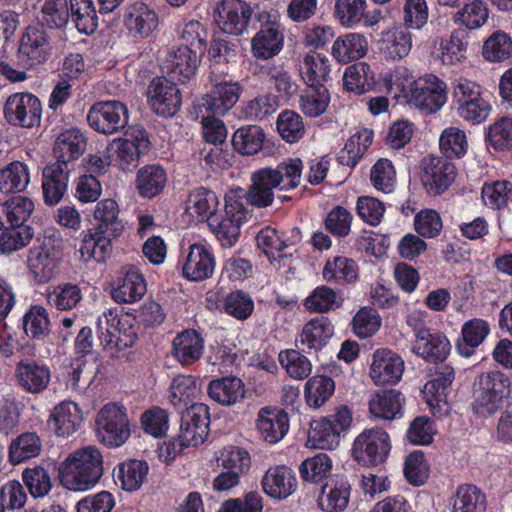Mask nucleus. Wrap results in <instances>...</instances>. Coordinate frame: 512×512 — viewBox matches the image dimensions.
I'll return each instance as SVG.
<instances>
[{
	"label": "nucleus",
	"instance_id": "nucleus-24",
	"mask_svg": "<svg viewBox=\"0 0 512 512\" xmlns=\"http://www.w3.org/2000/svg\"><path fill=\"white\" fill-rule=\"evenodd\" d=\"M124 23L134 36L147 38L157 29L159 18L147 4L135 2L126 9Z\"/></svg>",
	"mask_w": 512,
	"mask_h": 512
},
{
	"label": "nucleus",
	"instance_id": "nucleus-6",
	"mask_svg": "<svg viewBox=\"0 0 512 512\" xmlns=\"http://www.w3.org/2000/svg\"><path fill=\"white\" fill-rule=\"evenodd\" d=\"M259 30L251 39V53L259 60H268L276 56L283 48L284 33L280 16L276 11H262L256 16Z\"/></svg>",
	"mask_w": 512,
	"mask_h": 512
},
{
	"label": "nucleus",
	"instance_id": "nucleus-45",
	"mask_svg": "<svg viewBox=\"0 0 512 512\" xmlns=\"http://www.w3.org/2000/svg\"><path fill=\"white\" fill-rule=\"evenodd\" d=\"M29 181V168L24 162L12 161L0 168V192L4 194L24 191Z\"/></svg>",
	"mask_w": 512,
	"mask_h": 512
},
{
	"label": "nucleus",
	"instance_id": "nucleus-53",
	"mask_svg": "<svg viewBox=\"0 0 512 512\" xmlns=\"http://www.w3.org/2000/svg\"><path fill=\"white\" fill-rule=\"evenodd\" d=\"M42 442L35 432H25L14 439L9 447V459L13 464H19L38 456Z\"/></svg>",
	"mask_w": 512,
	"mask_h": 512
},
{
	"label": "nucleus",
	"instance_id": "nucleus-46",
	"mask_svg": "<svg viewBox=\"0 0 512 512\" xmlns=\"http://www.w3.org/2000/svg\"><path fill=\"white\" fill-rule=\"evenodd\" d=\"M322 276L326 282L346 284L357 279L358 267L352 259L336 256L327 260L322 270Z\"/></svg>",
	"mask_w": 512,
	"mask_h": 512
},
{
	"label": "nucleus",
	"instance_id": "nucleus-33",
	"mask_svg": "<svg viewBox=\"0 0 512 512\" xmlns=\"http://www.w3.org/2000/svg\"><path fill=\"white\" fill-rule=\"evenodd\" d=\"M16 378L19 385L27 392L40 393L47 388L51 374L45 365L27 360L17 364Z\"/></svg>",
	"mask_w": 512,
	"mask_h": 512
},
{
	"label": "nucleus",
	"instance_id": "nucleus-50",
	"mask_svg": "<svg viewBox=\"0 0 512 512\" xmlns=\"http://www.w3.org/2000/svg\"><path fill=\"white\" fill-rule=\"evenodd\" d=\"M372 140L373 132L368 129H363L352 135L338 154L339 163L348 167H354L369 148Z\"/></svg>",
	"mask_w": 512,
	"mask_h": 512
},
{
	"label": "nucleus",
	"instance_id": "nucleus-61",
	"mask_svg": "<svg viewBox=\"0 0 512 512\" xmlns=\"http://www.w3.org/2000/svg\"><path fill=\"white\" fill-rule=\"evenodd\" d=\"M148 473V465L140 460H130L119 465L117 479L122 488L135 491L141 487Z\"/></svg>",
	"mask_w": 512,
	"mask_h": 512
},
{
	"label": "nucleus",
	"instance_id": "nucleus-64",
	"mask_svg": "<svg viewBox=\"0 0 512 512\" xmlns=\"http://www.w3.org/2000/svg\"><path fill=\"white\" fill-rule=\"evenodd\" d=\"M279 362L287 374L296 380H303L312 372L310 360L294 349L281 351L279 353Z\"/></svg>",
	"mask_w": 512,
	"mask_h": 512
},
{
	"label": "nucleus",
	"instance_id": "nucleus-10",
	"mask_svg": "<svg viewBox=\"0 0 512 512\" xmlns=\"http://www.w3.org/2000/svg\"><path fill=\"white\" fill-rule=\"evenodd\" d=\"M128 118L126 105L117 100L96 102L87 114L89 126L104 135H111L125 128Z\"/></svg>",
	"mask_w": 512,
	"mask_h": 512
},
{
	"label": "nucleus",
	"instance_id": "nucleus-31",
	"mask_svg": "<svg viewBox=\"0 0 512 512\" xmlns=\"http://www.w3.org/2000/svg\"><path fill=\"white\" fill-rule=\"evenodd\" d=\"M489 332V324L483 319L473 318L466 321L462 326L461 337L455 343L456 352L462 357H471Z\"/></svg>",
	"mask_w": 512,
	"mask_h": 512
},
{
	"label": "nucleus",
	"instance_id": "nucleus-1",
	"mask_svg": "<svg viewBox=\"0 0 512 512\" xmlns=\"http://www.w3.org/2000/svg\"><path fill=\"white\" fill-rule=\"evenodd\" d=\"M59 471L62 484L69 490H88L103 475V455L94 445L78 448L65 458Z\"/></svg>",
	"mask_w": 512,
	"mask_h": 512
},
{
	"label": "nucleus",
	"instance_id": "nucleus-40",
	"mask_svg": "<svg viewBox=\"0 0 512 512\" xmlns=\"http://www.w3.org/2000/svg\"><path fill=\"white\" fill-rule=\"evenodd\" d=\"M94 229L100 233H107L116 237L123 231V224L119 219V207L115 200L104 199L97 203L94 213Z\"/></svg>",
	"mask_w": 512,
	"mask_h": 512
},
{
	"label": "nucleus",
	"instance_id": "nucleus-20",
	"mask_svg": "<svg viewBox=\"0 0 512 512\" xmlns=\"http://www.w3.org/2000/svg\"><path fill=\"white\" fill-rule=\"evenodd\" d=\"M61 258V251L54 245L34 247L28 256L29 271L38 283H46L56 274Z\"/></svg>",
	"mask_w": 512,
	"mask_h": 512
},
{
	"label": "nucleus",
	"instance_id": "nucleus-27",
	"mask_svg": "<svg viewBox=\"0 0 512 512\" xmlns=\"http://www.w3.org/2000/svg\"><path fill=\"white\" fill-rule=\"evenodd\" d=\"M82 420L83 415L78 404L73 401H63L51 411L48 424L57 436L67 437L80 427Z\"/></svg>",
	"mask_w": 512,
	"mask_h": 512
},
{
	"label": "nucleus",
	"instance_id": "nucleus-34",
	"mask_svg": "<svg viewBox=\"0 0 512 512\" xmlns=\"http://www.w3.org/2000/svg\"><path fill=\"white\" fill-rule=\"evenodd\" d=\"M86 138L78 128H69L62 131L54 144L56 163H67L80 157L86 149Z\"/></svg>",
	"mask_w": 512,
	"mask_h": 512
},
{
	"label": "nucleus",
	"instance_id": "nucleus-56",
	"mask_svg": "<svg viewBox=\"0 0 512 512\" xmlns=\"http://www.w3.org/2000/svg\"><path fill=\"white\" fill-rule=\"evenodd\" d=\"M343 82L347 90L361 94L375 84V74L367 63L360 62L346 69Z\"/></svg>",
	"mask_w": 512,
	"mask_h": 512
},
{
	"label": "nucleus",
	"instance_id": "nucleus-38",
	"mask_svg": "<svg viewBox=\"0 0 512 512\" xmlns=\"http://www.w3.org/2000/svg\"><path fill=\"white\" fill-rule=\"evenodd\" d=\"M111 237L113 236L107 233H100L96 229L88 230L83 236L79 249L81 259L84 262H105L112 251Z\"/></svg>",
	"mask_w": 512,
	"mask_h": 512
},
{
	"label": "nucleus",
	"instance_id": "nucleus-48",
	"mask_svg": "<svg viewBox=\"0 0 512 512\" xmlns=\"http://www.w3.org/2000/svg\"><path fill=\"white\" fill-rule=\"evenodd\" d=\"M266 135L257 125H247L238 128L233 134L232 143L236 151L243 155H254L264 145Z\"/></svg>",
	"mask_w": 512,
	"mask_h": 512
},
{
	"label": "nucleus",
	"instance_id": "nucleus-49",
	"mask_svg": "<svg viewBox=\"0 0 512 512\" xmlns=\"http://www.w3.org/2000/svg\"><path fill=\"white\" fill-rule=\"evenodd\" d=\"M486 496L477 486L465 484L458 487L452 512H485Z\"/></svg>",
	"mask_w": 512,
	"mask_h": 512
},
{
	"label": "nucleus",
	"instance_id": "nucleus-26",
	"mask_svg": "<svg viewBox=\"0 0 512 512\" xmlns=\"http://www.w3.org/2000/svg\"><path fill=\"white\" fill-rule=\"evenodd\" d=\"M262 487L268 496L284 499L296 490L297 480L292 469L285 465H276L265 472Z\"/></svg>",
	"mask_w": 512,
	"mask_h": 512
},
{
	"label": "nucleus",
	"instance_id": "nucleus-42",
	"mask_svg": "<svg viewBox=\"0 0 512 512\" xmlns=\"http://www.w3.org/2000/svg\"><path fill=\"white\" fill-rule=\"evenodd\" d=\"M34 210L31 199L24 196H14L0 205V229L7 228L2 221L5 216L6 224L12 228L25 227L24 223L30 218Z\"/></svg>",
	"mask_w": 512,
	"mask_h": 512
},
{
	"label": "nucleus",
	"instance_id": "nucleus-30",
	"mask_svg": "<svg viewBox=\"0 0 512 512\" xmlns=\"http://www.w3.org/2000/svg\"><path fill=\"white\" fill-rule=\"evenodd\" d=\"M204 339L194 329H187L179 333L173 340L172 353L182 365H192L198 361L203 353Z\"/></svg>",
	"mask_w": 512,
	"mask_h": 512
},
{
	"label": "nucleus",
	"instance_id": "nucleus-14",
	"mask_svg": "<svg viewBox=\"0 0 512 512\" xmlns=\"http://www.w3.org/2000/svg\"><path fill=\"white\" fill-rule=\"evenodd\" d=\"M41 103L31 93H15L5 103L4 115L12 125L32 128L40 124Z\"/></svg>",
	"mask_w": 512,
	"mask_h": 512
},
{
	"label": "nucleus",
	"instance_id": "nucleus-25",
	"mask_svg": "<svg viewBox=\"0 0 512 512\" xmlns=\"http://www.w3.org/2000/svg\"><path fill=\"white\" fill-rule=\"evenodd\" d=\"M378 45L385 59L398 61L409 54L412 35L406 27L397 25L382 32Z\"/></svg>",
	"mask_w": 512,
	"mask_h": 512
},
{
	"label": "nucleus",
	"instance_id": "nucleus-59",
	"mask_svg": "<svg viewBox=\"0 0 512 512\" xmlns=\"http://www.w3.org/2000/svg\"><path fill=\"white\" fill-rule=\"evenodd\" d=\"M165 183V172L159 166L149 165L138 171L137 189L143 197H154L162 191Z\"/></svg>",
	"mask_w": 512,
	"mask_h": 512
},
{
	"label": "nucleus",
	"instance_id": "nucleus-28",
	"mask_svg": "<svg viewBox=\"0 0 512 512\" xmlns=\"http://www.w3.org/2000/svg\"><path fill=\"white\" fill-rule=\"evenodd\" d=\"M351 486L343 477H335L327 481L318 497V507L323 512H342L350 499Z\"/></svg>",
	"mask_w": 512,
	"mask_h": 512
},
{
	"label": "nucleus",
	"instance_id": "nucleus-4",
	"mask_svg": "<svg viewBox=\"0 0 512 512\" xmlns=\"http://www.w3.org/2000/svg\"><path fill=\"white\" fill-rule=\"evenodd\" d=\"M452 105L457 115L471 125H480L490 116L493 108L475 81L460 78L453 86Z\"/></svg>",
	"mask_w": 512,
	"mask_h": 512
},
{
	"label": "nucleus",
	"instance_id": "nucleus-7",
	"mask_svg": "<svg viewBox=\"0 0 512 512\" xmlns=\"http://www.w3.org/2000/svg\"><path fill=\"white\" fill-rule=\"evenodd\" d=\"M248 212L234 195L226 198L223 213L215 215L208 223L210 230L222 246L231 247L240 235V227L247 220Z\"/></svg>",
	"mask_w": 512,
	"mask_h": 512
},
{
	"label": "nucleus",
	"instance_id": "nucleus-62",
	"mask_svg": "<svg viewBox=\"0 0 512 512\" xmlns=\"http://www.w3.org/2000/svg\"><path fill=\"white\" fill-rule=\"evenodd\" d=\"M481 196L486 206L492 209H503L512 201V182L498 180L493 183H485Z\"/></svg>",
	"mask_w": 512,
	"mask_h": 512
},
{
	"label": "nucleus",
	"instance_id": "nucleus-63",
	"mask_svg": "<svg viewBox=\"0 0 512 512\" xmlns=\"http://www.w3.org/2000/svg\"><path fill=\"white\" fill-rule=\"evenodd\" d=\"M329 103V94L325 86H308L300 97V108L309 117L321 115Z\"/></svg>",
	"mask_w": 512,
	"mask_h": 512
},
{
	"label": "nucleus",
	"instance_id": "nucleus-23",
	"mask_svg": "<svg viewBox=\"0 0 512 512\" xmlns=\"http://www.w3.org/2000/svg\"><path fill=\"white\" fill-rule=\"evenodd\" d=\"M215 259L210 250L202 244H192L184 258L182 272L185 278L202 281L212 276Z\"/></svg>",
	"mask_w": 512,
	"mask_h": 512
},
{
	"label": "nucleus",
	"instance_id": "nucleus-32",
	"mask_svg": "<svg viewBox=\"0 0 512 512\" xmlns=\"http://www.w3.org/2000/svg\"><path fill=\"white\" fill-rule=\"evenodd\" d=\"M330 71L329 59L315 51L305 53L299 62V74L307 86H324Z\"/></svg>",
	"mask_w": 512,
	"mask_h": 512
},
{
	"label": "nucleus",
	"instance_id": "nucleus-60",
	"mask_svg": "<svg viewBox=\"0 0 512 512\" xmlns=\"http://www.w3.org/2000/svg\"><path fill=\"white\" fill-rule=\"evenodd\" d=\"M334 381L324 375L310 378L305 385V398L310 407H321L333 394Z\"/></svg>",
	"mask_w": 512,
	"mask_h": 512
},
{
	"label": "nucleus",
	"instance_id": "nucleus-47",
	"mask_svg": "<svg viewBox=\"0 0 512 512\" xmlns=\"http://www.w3.org/2000/svg\"><path fill=\"white\" fill-rule=\"evenodd\" d=\"M218 205V197L213 191L199 188L190 194L187 211L192 217L207 220L209 223L210 219L216 215Z\"/></svg>",
	"mask_w": 512,
	"mask_h": 512
},
{
	"label": "nucleus",
	"instance_id": "nucleus-13",
	"mask_svg": "<svg viewBox=\"0 0 512 512\" xmlns=\"http://www.w3.org/2000/svg\"><path fill=\"white\" fill-rule=\"evenodd\" d=\"M410 100L426 113H435L446 102V84L435 75L420 77L411 85Z\"/></svg>",
	"mask_w": 512,
	"mask_h": 512
},
{
	"label": "nucleus",
	"instance_id": "nucleus-15",
	"mask_svg": "<svg viewBox=\"0 0 512 512\" xmlns=\"http://www.w3.org/2000/svg\"><path fill=\"white\" fill-rule=\"evenodd\" d=\"M147 97L153 112L164 117L175 115L182 102L177 85L165 77H156L150 82Z\"/></svg>",
	"mask_w": 512,
	"mask_h": 512
},
{
	"label": "nucleus",
	"instance_id": "nucleus-16",
	"mask_svg": "<svg viewBox=\"0 0 512 512\" xmlns=\"http://www.w3.org/2000/svg\"><path fill=\"white\" fill-rule=\"evenodd\" d=\"M198 53L187 46L171 48L160 57L161 68L172 79L184 82L196 72L199 64Z\"/></svg>",
	"mask_w": 512,
	"mask_h": 512
},
{
	"label": "nucleus",
	"instance_id": "nucleus-3",
	"mask_svg": "<svg viewBox=\"0 0 512 512\" xmlns=\"http://www.w3.org/2000/svg\"><path fill=\"white\" fill-rule=\"evenodd\" d=\"M510 379L500 371L480 374L473 383L472 410L475 415L488 417L497 412L509 395Z\"/></svg>",
	"mask_w": 512,
	"mask_h": 512
},
{
	"label": "nucleus",
	"instance_id": "nucleus-52",
	"mask_svg": "<svg viewBox=\"0 0 512 512\" xmlns=\"http://www.w3.org/2000/svg\"><path fill=\"white\" fill-rule=\"evenodd\" d=\"M482 56L485 60L497 63L512 56V39L502 30L494 31L483 43Z\"/></svg>",
	"mask_w": 512,
	"mask_h": 512
},
{
	"label": "nucleus",
	"instance_id": "nucleus-22",
	"mask_svg": "<svg viewBox=\"0 0 512 512\" xmlns=\"http://www.w3.org/2000/svg\"><path fill=\"white\" fill-rule=\"evenodd\" d=\"M146 293L144 277L134 266L122 267L119 271L112 297L118 303H132L140 300Z\"/></svg>",
	"mask_w": 512,
	"mask_h": 512
},
{
	"label": "nucleus",
	"instance_id": "nucleus-2",
	"mask_svg": "<svg viewBox=\"0 0 512 512\" xmlns=\"http://www.w3.org/2000/svg\"><path fill=\"white\" fill-rule=\"evenodd\" d=\"M98 338L111 357L133 346L137 339L135 319L128 313L108 310L98 318Z\"/></svg>",
	"mask_w": 512,
	"mask_h": 512
},
{
	"label": "nucleus",
	"instance_id": "nucleus-11",
	"mask_svg": "<svg viewBox=\"0 0 512 512\" xmlns=\"http://www.w3.org/2000/svg\"><path fill=\"white\" fill-rule=\"evenodd\" d=\"M212 86L197 106L201 114L222 116L239 100L243 87L238 82L211 80Z\"/></svg>",
	"mask_w": 512,
	"mask_h": 512
},
{
	"label": "nucleus",
	"instance_id": "nucleus-44",
	"mask_svg": "<svg viewBox=\"0 0 512 512\" xmlns=\"http://www.w3.org/2000/svg\"><path fill=\"white\" fill-rule=\"evenodd\" d=\"M343 302L344 298L340 291L321 285L310 293L303 305L309 312L324 314L340 308Z\"/></svg>",
	"mask_w": 512,
	"mask_h": 512
},
{
	"label": "nucleus",
	"instance_id": "nucleus-5",
	"mask_svg": "<svg viewBox=\"0 0 512 512\" xmlns=\"http://www.w3.org/2000/svg\"><path fill=\"white\" fill-rule=\"evenodd\" d=\"M95 431L107 447H120L130 437V421L126 408L116 402L107 403L97 413Z\"/></svg>",
	"mask_w": 512,
	"mask_h": 512
},
{
	"label": "nucleus",
	"instance_id": "nucleus-17",
	"mask_svg": "<svg viewBox=\"0 0 512 512\" xmlns=\"http://www.w3.org/2000/svg\"><path fill=\"white\" fill-rule=\"evenodd\" d=\"M404 372L403 359L387 348L377 349L372 355L370 377L376 385L395 384Z\"/></svg>",
	"mask_w": 512,
	"mask_h": 512
},
{
	"label": "nucleus",
	"instance_id": "nucleus-12",
	"mask_svg": "<svg viewBox=\"0 0 512 512\" xmlns=\"http://www.w3.org/2000/svg\"><path fill=\"white\" fill-rule=\"evenodd\" d=\"M252 9L242 0H220L214 8L218 28L230 35H241L248 27Z\"/></svg>",
	"mask_w": 512,
	"mask_h": 512
},
{
	"label": "nucleus",
	"instance_id": "nucleus-51",
	"mask_svg": "<svg viewBox=\"0 0 512 512\" xmlns=\"http://www.w3.org/2000/svg\"><path fill=\"white\" fill-rule=\"evenodd\" d=\"M445 335L431 333L429 330H419L414 345V352L423 358L431 359L435 362L444 361L445 356Z\"/></svg>",
	"mask_w": 512,
	"mask_h": 512
},
{
	"label": "nucleus",
	"instance_id": "nucleus-58",
	"mask_svg": "<svg viewBox=\"0 0 512 512\" xmlns=\"http://www.w3.org/2000/svg\"><path fill=\"white\" fill-rule=\"evenodd\" d=\"M72 20L79 32L93 33L98 25V17L93 0H70Z\"/></svg>",
	"mask_w": 512,
	"mask_h": 512
},
{
	"label": "nucleus",
	"instance_id": "nucleus-29",
	"mask_svg": "<svg viewBox=\"0 0 512 512\" xmlns=\"http://www.w3.org/2000/svg\"><path fill=\"white\" fill-rule=\"evenodd\" d=\"M277 175L272 168H262L252 174V185L247 192V201L257 207H267L274 199L273 189L279 187Z\"/></svg>",
	"mask_w": 512,
	"mask_h": 512
},
{
	"label": "nucleus",
	"instance_id": "nucleus-36",
	"mask_svg": "<svg viewBox=\"0 0 512 512\" xmlns=\"http://www.w3.org/2000/svg\"><path fill=\"white\" fill-rule=\"evenodd\" d=\"M68 182L67 166L64 163H53L43 171V194L45 202L57 204L63 197Z\"/></svg>",
	"mask_w": 512,
	"mask_h": 512
},
{
	"label": "nucleus",
	"instance_id": "nucleus-19",
	"mask_svg": "<svg viewBox=\"0 0 512 512\" xmlns=\"http://www.w3.org/2000/svg\"><path fill=\"white\" fill-rule=\"evenodd\" d=\"M256 428L260 437L269 444L278 443L289 429L286 411L276 406H266L258 411Z\"/></svg>",
	"mask_w": 512,
	"mask_h": 512
},
{
	"label": "nucleus",
	"instance_id": "nucleus-39",
	"mask_svg": "<svg viewBox=\"0 0 512 512\" xmlns=\"http://www.w3.org/2000/svg\"><path fill=\"white\" fill-rule=\"evenodd\" d=\"M404 397L396 390H383L374 394L369 401L372 415L385 420H393L402 415Z\"/></svg>",
	"mask_w": 512,
	"mask_h": 512
},
{
	"label": "nucleus",
	"instance_id": "nucleus-55",
	"mask_svg": "<svg viewBox=\"0 0 512 512\" xmlns=\"http://www.w3.org/2000/svg\"><path fill=\"white\" fill-rule=\"evenodd\" d=\"M201 394V382L192 375H180L174 378L170 386V401L174 406L187 404Z\"/></svg>",
	"mask_w": 512,
	"mask_h": 512
},
{
	"label": "nucleus",
	"instance_id": "nucleus-41",
	"mask_svg": "<svg viewBox=\"0 0 512 512\" xmlns=\"http://www.w3.org/2000/svg\"><path fill=\"white\" fill-rule=\"evenodd\" d=\"M334 334V326L327 317H316L309 320L299 335L298 341L309 349H320Z\"/></svg>",
	"mask_w": 512,
	"mask_h": 512
},
{
	"label": "nucleus",
	"instance_id": "nucleus-35",
	"mask_svg": "<svg viewBox=\"0 0 512 512\" xmlns=\"http://www.w3.org/2000/svg\"><path fill=\"white\" fill-rule=\"evenodd\" d=\"M207 393L213 401L223 406H232L244 398L245 389L240 378L230 376L212 380Z\"/></svg>",
	"mask_w": 512,
	"mask_h": 512
},
{
	"label": "nucleus",
	"instance_id": "nucleus-43",
	"mask_svg": "<svg viewBox=\"0 0 512 512\" xmlns=\"http://www.w3.org/2000/svg\"><path fill=\"white\" fill-rule=\"evenodd\" d=\"M484 141L496 152L512 150V117L501 116L485 127Z\"/></svg>",
	"mask_w": 512,
	"mask_h": 512
},
{
	"label": "nucleus",
	"instance_id": "nucleus-21",
	"mask_svg": "<svg viewBox=\"0 0 512 512\" xmlns=\"http://www.w3.org/2000/svg\"><path fill=\"white\" fill-rule=\"evenodd\" d=\"M448 158L446 156L430 155L420 163L421 182L431 196H437L448 188Z\"/></svg>",
	"mask_w": 512,
	"mask_h": 512
},
{
	"label": "nucleus",
	"instance_id": "nucleus-37",
	"mask_svg": "<svg viewBox=\"0 0 512 512\" xmlns=\"http://www.w3.org/2000/svg\"><path fill=\"white\" fill-rule=\"evenodd\" d=\"M368 42L360 33H348L338 37L332 46V56L339 63H349L366 55Z\"/></svg>",
	"mask_w": 512,
	"mask_h": 512
},
{
	"label": "nucleus",
	"instance_id": "nucleus-54",
	"mask_svg": "<svg viewBox=\"0 0 512 512\" xmlns=\"http://www.w3.org/2000/svg\"><path fill=\"white\" fill-rule=\"evenodd\" d=\"M489 17V10L482 0H472L466 3L453 16L456 24L469 30L482 27Z\"/></svg>",
	"mask_w": 512,
	"mask_h": 512
},
{
	"label": "nucleus",
	"instance_id": "nucleus-57",
	"mask_svg": "<svg viewBox=\"0 0 512 512\" xmlns=\"http://www.w3.org/2000/svg\"><path fill=\"white\" fill-rule=\"evenodd\" d=\"M298 470L303 481L308 483H320L330 475L332 460L327 454L319 453L305 459L300 464Z\"/></svg>",
	"mask_w": 512,
	"mask_h": 512
},
{
	"label": "nucleus",
	"instance_id": "nucleus-18",
	"mask_svg": "<svg viewBox=\"0 0 512 512\" xmlns=\"http://www.w3.org/2000/svg\"><path fill=\"white\" fill-rule=\"evenodd\" d=\"M18 54L27 66L44 63L50 55L49 37L45 30L29 26L21 37Z\"/></svg>",
	"mask_w": 512,
	"mask_h": 512
},
{
	"label": "nucleus",
	"instance_id": "nucleus-9",
	"mask_svg": "<svg viewBox=\"0 0 512 512\" xmlns=\"http://www.w3.org/2000/svg\"><path fill=\"white\" fill-rule=\"evenodd\" d=\"M390 451V438L381 428L366 429L354 440L352 457L364 466L378 465Z\"/></svg>",
	"mask_w": 512,
	"mask_h": 512
},
{
	"label": "nucleus",
	"instance_id": "nucleus-8",
	"mask_svg": "<svg viewBox=\"0 0 512 512\" xmlns=\"http://www.w3.org/2000/svg\"><path fill=\"white\" fill-rule=\"evenodd\" d=\"M150 141L147 132L140 127H133L123 137L112 140L107 146V153L113 152V160L123 170L138 165L141 156L149 151Z\"/></svg>",
	"mask_w": 512,
	"mask_h": 512
}]
</instances>
